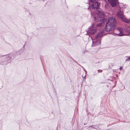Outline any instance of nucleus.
Returning a JSON list of instances; mask_svg holds the SVG:
<instances>
[{"label": "nucleus", "mask_w": 130, "mask_h": 130, "mask_svg": "<svg viewBox=\"0 0 130 130\" xmlns=\"http://www.w3.org/2000/svg\"><path fill=\"white\" fill-rule=\"evenodd\" d=\"M116 24V20L114 18L110 17L108 18L106 22L105 26V30L107 31H113L115 29Z\"/></svg>", "instance_id": "nucleus-1"}, {"label": "nucleus", "mask_w": 130, "mask_h": 130, "mask_svg": "<svg viewBox=\"0 0 130 130\" xmlns=\"http://www.w3.org/2000/svg\"><path fill=\"white\" fill-rule=\"evenodd\" d=\"M104 34V30H100L99 32L95 36V38L97 40L98 38L99 39L98 40L96 41V42L95 43V46L98 45H100L101 44V39L100 38L103 36V35Z\"/></svg>", "instance_id": "nucleus-2"}, {"label": "nucleus", "mask_w": 130, "mask_h": 130, "mask_svg": "<svg viewBox=\"0 0 130 130\" xmlns=\"http://www.w3.org/2000/svg\"><path fill=\"white\" fill-rule=\"evenodd\" d=\"M87 31L89 35H92L95 33L97 30V29L94 25L93 24L90 27H89Z\"/></svg>", "instance_id": "nucleus-3"}, {"label": "nucleus", "mask_w": 130, "mask_h": 130, "mask_svg": "<svg viewBox=\"0 0 130 130\" xmlns=\"http://www.w3.org/2000/svg\"><path fill=\"white\" fill-rule=\"evenodd\" d=\"M100 4V3L96 2L91 5L90 7L92 8V9H97L99 8V6Z\"/></svg>", "instance_id": "nucleus-4"}, {"label": "nucleus", "mask_w": 130, "mask_h": 130, "mask_svg": "<svg viewBox=\"0 0 130 130\" xmlns=\"http://www.w3.org/2000/svg\"><path fill=\"white\" fill-rule=\"evenodd\" d=\"M109 2L112 7H115L118 3L117 0H108Z\"/></svg>", "instance_id": "nucleus-5"}, {"label": "nucleus", "mask_w": 130, "mask_h": 130, "mask_svg": "<svg viewBox=\"0 0 130 130\" xmlns=\"http://www.w3.org/2000/svg\"><path fill=\"white\" fill-rule=\"evenodd\" d=\"M117 14L118 17L120 18L121 19H123V18L124 17V15L123 11L121 10H119Z\"/></svg>", "instance_id": "nucleus-6"}, {"label": "nucleus", "mask_w": 130, "mask_h": 130, "mask_svg": "<svg viewBox=\"0 0 130 130\" xmlns=\"http://www.w3.org/2000/svg\"><path fill=\"white\" fill-rule=\"evenodd\" d=\"M97 14L98 15L99 18H102L104 17V14L103 12L101 11H99L97 12Z\"/></svg>", "instance_id": "nucleus-7"}, {"label": "nucleus", "mask_w": 130, "mask_h": 130, "mask_svg": "<svg viewBox=\"0 0 130 130\" xmlns=\"http://www.w3.org/2000/svg\"><path fill=\"white\" fill-rule=\"evenodd\" d=\"M125 31L127 33H130V27L126 26L125 27Z\"/></svg>", "instance_id": "nucleus-8"}, {"label": "nucleus", "mask_w": 130, "mask_h": 130, "mask_svg": "<svg viewBox=\"0 0 130 130\" xmlns=\"http://www.w3.org/2000/svg\"><path fill=\"white\" fill-rule=\"evenodd\" d=\"M118 30L119 31L120 33L117 35L120 36H122L124 35L123 32H121V27H119L118 28Z\"/></svg>", "instance_id": "nucleus-9"}, {"label": "nucleus", "mask_w": 130, "mask_h": 130, "mask_svg": "<svg viewBox=\"0 0 130 130\" xmlns=\"http://www.w3.org/2000/svg\"><path fill=\"white\" fill-rule=\"evenodd\" d=\"M94 18L95 21L97 22H98L100 21L101 18H99L98 16L97 17H94Z\"/></svg>", "instance_id": "nucleus-10"}, {"label": "nucleus", "mask_w": 130, "mask_h": 130, "mask_svg": "<svg viewBox=\"0 0 130 130\" xmlns=\"http://www.w3.org/2000/svg\"><path fill=\"white\" fill-rule=\"evenodd\" d=\"M121 20L126 23H128L130 21L129 20L125 18H124V17L123 18V19H121Z\"/></svg>", "instance_id": "nucleus-11"}, {"label": "nucleus", "mask_w": 130, "mask_h": 130, "mask_svg": "<svg viewBox=\"0 0 130 130\" xmlns=\"http://www.w3.org/2000/svg\"><path fill=\"white\" fill-rule=\"evenodd\" d=\"M97 127V125H92V126H89L88 128V129L89 130H90V128L91 127V128H93L94 129L96 128V127Z\"/></svg>", "instance_id": "nucleus-12"}, {"label": "nucleus", "mask_w": 130, "mask_h": 130, "mask_svg": "<svg viewBox=\"0 0 130 130\" xmlns=\"http://www.w3.org/2000/svg\"><path fill=\"white\" fill-rule=\"evenodd\" d=\"M107 21H106V19L105 18L101 19L100 22L101 23H103Z\"/></svg>", "instance_id": "nucleus-13"}, {"label": "nucleus", "mask_w": 130, "mask_h": 130, "mask_svg": "<svg viewBox=\"0 0 130 130\" xmlns=\"http://www.w3.org/2000/svg\"><path fill=\"white\" fill-rule=\"evenodd\" d=\"M90 3H94L96 2V0H89Z\"/></svg>", "instance_id": "nucleus-14"}, {"label": "nucleus", "mask_w": 130, "mask_h": 130, "mask_svg": "<svg viewBox=\"0 0 130 130\" xmlns=\"http://www.w3.org/2000/svg\"><path fill=\"white\" fill-rule=\"evenodd\" d=\"M102 26V25L101 23H99L96 26V27L97 26Z\"/></svg>", "instance_id": "nucleus-15"}, {"label": "nucleus", "mask_w": 130, "mask_h": 130, "mask_svg": "<svg viewBox=\"0 0 130 130\" xmlns=\"http://www.w3.org/2000/svg\"><path fill=\"white\" fill-rule=\"evenodd\" d=\"M130 61V56L125 60V61Z\"/></svg>", "instance_id": "nucleus-16"}, {"label": "nucleus", "mask_w": 130, "mask_h": 130, "mask_svg": "<svg viewBox=\"0 0 130 130\" xmlns=\"http://www.w3.org/2000/svg\"><path fill=\"white\" fill-rule=\"evenodd\" d=\"M98 73L99 72H102V70H98Z\"/></svg>", "instance_id": "nucleus-17"}, {"label": "nucleus", "mask_w": 130, "mask_h": 130, "mask_svg": "<svg viewBox=\"0 0 130 130\" xmlns=\"http://www.w3.org/2000/svg\"><path fill=\"white\" fill-rule=\"evenodd\" d=\"M122 68L121 67H120V70H121L122 69Z\"/></svg>", "instance_id": "nucleus-18"}, {"label": "nucleus", "mask_w": 130, "mask_h": 130, "mask_svg": "<svg viewBox=\"0 0 130 130\" xmlns=\"http://www.w3.org/2000/svg\"><path fill=\"white\" fill-rule=\"evenodd\" d=\"M94 41H93H93H94Z\"/></svg>", "instance_id": "nucleus-19"}]
</instances>
